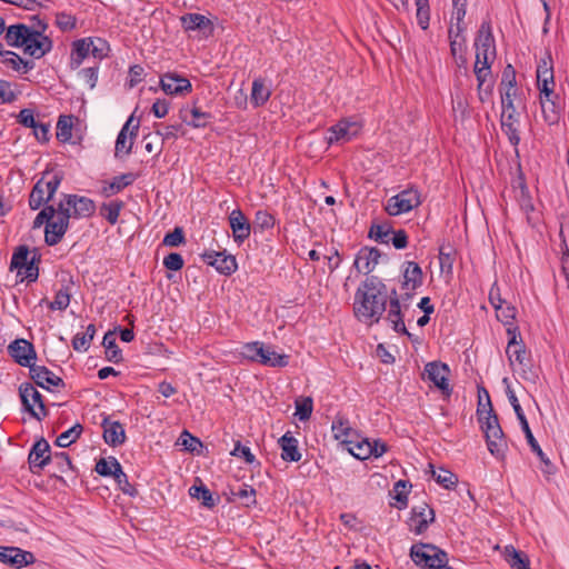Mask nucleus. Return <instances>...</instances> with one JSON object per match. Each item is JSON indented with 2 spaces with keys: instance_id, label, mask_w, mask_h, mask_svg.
<instances>
[{
  "instance_id": "obj_1",
  "label": "nucleus",
  "mask_w": 569,
  "mask_h": 569,
  "mask_svg": "<svg viewBox=\"0 0 569 569\" xmlns=\"http://www.w3.org/2000/svg\"><path fill=\"white\" fill-rule=\"evenodd\" d=\"M387 302V286L379 277L369 276L355 293V316L363 322H379L386 311Z\"/></svg>"
},
{
  "instance_id": "obj_2",
  "label": "nucleus",
  "mask_w": 569,
  "mask_h": 569,
  "mask_svg": "<svg viewBox=\"0 0 569 569\" xmlns=\"http://www.w3.org/2000/svg\"><path fill=\"white\" fill-rule=\"evenodd\" d=\"M482 390L486 392V403L478 402V419L485 432L488 450L496 458L502 459L507 449V442L499 425L498 416L493 411L489 392L486 388H482Z\"/></svg>"
},
{
  "instance_id": "obj_3",
  "label": "nucleus",
  "mask_w": 569,
  "mask_h": 569,
  "mask_svg": "<svg viewBox=\"0 0 569 569\" xmlns=\"http://www.w3.org/2000/svg\"><path fill=\"white\" fill-rule=\"evenodd\" d=\"M54 217L70 226L71 219L90 218L96 212V202L77 193H62L59 201L53 203Z\"/></svg>"
},
{
  "instance_id": "obj_4",
  "label": "nucleus",
  "mask_w": 569,
  "mask_h": 569,
  "mask_svg": "<svg viewBox=\"0 0 569 569\" xmlns=\"http://www.w3.org/2000/svg\"><path fill=\"white\" fill-rule=\"evenodd\" d=\"M62 179L61 172H44L30 192L28 201L30 209L38 210L47 206L59 189Z\"/></svg>"
},
{
  "instance_id": "obj_5",
  "label": "nucleus",
  "mask_w": 569,
  "mask_h": 569,
  "mask_svg": "<svg viewBox=\"0 0 569 569\" xmlns=\"http://www.w3.org/2000/svg\"><path fill=\"white\" fill-rule=\"evenodd\" d=\"M29 256L30 250L26 244L18 246L11 257L10 270H17L22 279L34 282L39 278L40 254L34 250L32 257L29 258Z\"/></svg>"
},
{
  "instance_id": "obj_6",
  "label": "nucleus",
  "mask_w": 569,
  "mask_h": 569,
  "mask_svg": "<svg viewBox=\"0 0 569 569\" xmlns=\"http://www.w3.org/2000/svg\"><path fill=\"white\" fill-rule=\"evenodd\" d=\"M19 396L23 409L38 421L44 419L49 411L46 408L42 395L30 382H23L19 387Z\"/></svg>"
},
{
  "instance_id": "obj_7",
  "label": "nucleus",
  "mask_w": 569,
  "mask_h": 569,
  "mask_svg": "<svg viewBox=\"0 0 569 569\" xmlns=\"http://www.w3.org/2000/svg\"><path fill=\"white\" fill-rule=\"evenodd\" d=\"M449 366L441 361H430L425 366L421 375L422 380L430 381L441 393L449 398L452 393V388L449 385Z\"/></svg>"
},
{
  "instance_id": "obj_8",
  "label": "nucleus",
  "mask_w": 569,
  "mask_h": 569,
  "mask_svg": "<svg viewBox=\"0 0 569 569\" xmlns=\"http://www.w3.org/2000/svg\"><path fill=\"white\" fill-rule=\"evenodd\" d=\"M420 203V192L415 188H407L388 200L386 211L389 216L397 217L411 211Z\"/></svg>"
},
{
  "instance_id": "obj_9",
  "label": "nucleus",
  "mask_w": 569,
  "mask_h": 569,
  "mask_svg": "<svg viewBox=\"0 0 569 569\" xmlns=\"http://www.w3.org/2000/svg\"><path fill=\"white\" fill-rule=\"evenodd\" d=\"M200 257L206 264L213 267L220 274L231 276L238 269L236 257L227 253L226 250H206Z\"/></svg>"
},
{
  "instance_id": "obj_10",
  "label": "nucleus",
  "mask_w": 569,
  "mask_h": 569,
  "mask_svg": "<svg viewBox=\"0 0 569 569\" xmlns=\"http://www.w3.org/2000/svg\"><path fill=\"white\" fill-rule=\"evenodd\" d=\"M52 455L53 452H51L50 450L49 442L43 437L38 439L33 443L28 455V463L30 471L34 475H39L40 471L43 470L46 466L50 465V461L52 460Z\"/></svg>"
},
{
  "instance_id": "obj_11",
  "label": "nucleus",
  "mask_w": 569,
  "mask_h": 569,
  "mask_svg": "<svg viewBox=\"0 0 569 569\" xmlns=\"http://www.w3.org/2000/svg\"><path fill=\"white\" fill-rule=\"evenodd\" d=\"M8 355L16 363L29 368L37 359L34 346L23 338H17L7 347Z\"/></svg>"
},
{
  "instance_id": "obj_12",
  "label": "nucleus",
  "mask_w": 569,
  "mask_h": 569,
  "mask_svg": "<svg viewBox=\"0 0 569 569\" xmlns=\"http://www.w3.org/2000/svg\"><path fill=\"white\" fill-rule=\"evenodd\" d=\"M389 258L376 247H362L355 259L353 266L358 272L369 274L380 262H388Z\"/></svg>"
},
{
  "instance_id": "obj_13",
  "label": "nucleus",
  "mask_w": 569,
  "mask_h": 569,
  "mask_svg": "<svg viewBox=\"0 0 569 569\" xmlns=\"http://www.w3.org/2000/svg\"><path fill=\"white\" fill-rule=\"evenodd\" d=\"M0 562L11 566L14 569L33 565L36 557L31 551L19 547L0 546Z\"/></svg>"
},
{
  "instance_id": "obj_14",
  "label": "nucleus",
  "mask_w": 569,
  "mask_h": 569,
  "mask_svg": "<svg viewBox=\"0 0 569 569\" xmlns=\"http://www.w3.org/2000/svg\"><path fill=\"white\" fill-rule=\"evenodd\" d=\"M29 376L38 387L48 391H53L54 389L64 387V381L62 378L54 375L46 366H38L32 363L29 367Z\"/></svg>"
},
{
  "instance_id": "obj_15",
  "label": "nucleus",
  "mask_w": 569,
  "mask_h": 569,
  "mask_svg": "<svg viewBox=\"0 0 569 569\" xmlns=\"http://www.w3.org/2000/svg\"><path fill=\"white\" fill-rule=\"evenodd\" d=\"M133 120V116L129 117L118 133L114 148V156L117 158L128 156L132 151L133 140L137 137L139 130V121L132 124Z\"/></svg>"
},
{
  "instance_id": "obj_16",
  "label": "nucleus",
  "mask_w": 569,
  "mask_h": 569,
  "mask_svg": "<svg viewBox=\"0 0 569 569\" xmlns=\"http://www.w3.org/2000/svg\"><path fill=\"white\" fill-rule=\"evenodd\" d=\"M435 521V511L429 508L426 502H421L418 506H413L410 512V517L408 519V526L410 531L416 535L423 533L429 523Z\"/></svg>"
},
{
  "instance_id": "obj_17",
  "label": "nucleus",
  "mask_w": 569,
  "mask_h": 569,
  "mask_svg": "<svg viewBox=\"0 0 569 569\" xmlns=\"http://www.w3.org/2000/svg\"><path fill=\"white\" fill-rule=\"evenodd\" d=\"M507 335L509 337L506 355L508 360L512 365L513 362L522 363L529 359L527 357V349L522 342L521 335L518 327L507 328Z\"/></svg>"
},
{
  "instance_id": "obj_18",
  "label": "nucleus",
  "mask_w": 569,
  "mask_h": 569,
  "mask_svg": "<svg viewBox=\"0 0 569 569\" xmlns=\"http://www.w3.org/2000/svg\"><path fill=\"white\" fill-rule=\"evenodd\" d=\"M52 47V40L48 36L41 34V30L32 31V36L28 37L27 44L23 47V52L36 59H40L50 52Z\"/></svg>"
},
{
  "instance_id": "obj_19",
  "label": "nucleus",
  "mask_w": 569,
  "mask_h": 569,
  "mask_svg": "<svg viewBox=\"0 0 569 569\" xmlns=\"http://www.w3.org/2000/svg\"><path fill=\"white\" fill-rule=\"evenodd\" d=\"M229 224L232 237L238 244L243 243L251 233V223L240 209H233L229 214Z\"/></svg>"
},
{
  "instance_id": "obj_20",
  "label": "nucleus",
  "mask_w": 569,
  "mask_h": 569,
  "mask_svg": "<svg viewBox=\"0 0 569 569\" xmlns=\"http://www.w3.org/2000/svg\"><path fill=\"white\" fill-rule=\"evenodd\" d=\"M160 87L167 94H183L192 90L191 82L176 72H167L160 78Z\"/></svg>"
},
{
  "instance_id": "obj_21",
  "label": "nucleus",
  "mask_w": 569,
  "mask_h": 569,
  "mask_svg": "<svg viewBox=\"0 0 569 569\" xmlns=\"http://www.w3.org/2000/svg\"><path fill=\"white\" fill-rule=\"evenodd\" d=\"M101 427L103 429V440L107 445L116 448L124 443L127 437L122 423L111 420L110 417H104Z\"/></svg>"
},
{
  "instance_id": "obj_22",
  "label": "nucleus",
  "mask_w": 569,
  "mask_h": 569,
  "mask_svg": "<svg viewBox=\"0 0 569 569\" xmlns=\"http://www.w3.org/2000/svg\"><path fill=\"white\" fill-rule=\"evenodd\" d=\"M180 22L186 31H199L206 38L213 32L211 20L200 13H186L180 17Z\"/></svg>"
},
{
  "instance_id": "obj_23",
  "label": "nucleus",
  "mask_w": 569,
  "mask_h": 569,
  "mask_svg": "<svg viewBox=\"0 0 569 569\" xmlns=\"http://www.w3.org/2000/svg\"><path fill=\"white\" fill-rule=\"evenodd\" d=\"M540 106L543 120L549 124H557L561 118L562 107L560 98L552 90V96L545 97L540 93Z\"/></svg>"
},
{
  "instance_id": "obj_24",
  "label": "nucleus",
  "mask_w": 569,
  "mask_h": 569,
  "mask_svg": "<svg viewBox=\"0 0 569 569\" xmlns=\"http://www.w3.org/2000/svg\"><path fill=\"white\" fill-rule=\"evenodd\" d=\"M402 289L415 291L423 283V273L415 261H406L402 264Z\"/></svg>"
},
{
  "instance_id": "obj_25",
  "label": "nucleus",
  "mask_w": 569,
  "mask_h": 569,
  "mask_svg": "<svg viewBox=\"0 0 569 569\" xmlns=\"http://www.w3.org/2000/svg\"><path fill=\"white\" fill-rule=\"evenodd\" d=\"M32 36L30 26L24 23H16L6 28L4 40L8 46L14 48H22L27 44L28 37Z\"/></svg>"
},
{
  "instance_id": "obj_26",
  "label": "nucleus",
  "mask_w": 569,
  "mask_h": 569,
  "mask_svg": "<svg viewBox=\"0 0 569 569\" xmlns=\"http://www.w3.org/2000/svg\"><path fill=\"white\" fill-rule=\"evenodd\" d=\"M179 118L182 122L187 123L192 128H204L210 120L212 114L210 112L201 111L200 108L193 106L191 109L183 107L179 111Z\"/></svg>"
},
{
  "instance_id": "obj_27",
  "label": "nucleus",
  "mask_w": 569,
  "mask_h": 569,
  "mask_svg": "<svg viewBox=\"0 0 569 569\" xmlns=\"http://www.w3.org/2000/svg\"><path fill=\"white\" fill-rule=\"evenodd\" d=\"M432 550L436 546L432 543L419 542L410 548V557L412 561L421 568H433Z\"/></svg>"
},
{
  "instance_id": "obj_28",
  "label": "nucleus",
  "mask_w": 569,
  "mask_h": 569,
  "mask_svg": "<svg viewBox=\"0 0 569 569\" xmlns=\"http://www.w3.org/2000/svg\"><path fill=\"white\" fill-rule=\"evenodd\" d=\"M69 229V226L53 217L50 218L49 222L44 227V242L46 244L53 247L58 244L64 237Z\"/></svg>"
},
{
  "instance_id": "obj_29",
  "label": "nucleus",
  "mask_w": 569,
  "mask_h": 569,
  "mask_svg": "<svg viewBox=\"0 0 569 569\" xmlns=\"http://www.w3.org/2000/svg\"><path fill=\"white\" fill-rule=\"evenodd\" d=\"M281 448V458L288 462H298L301 459V453L298 449V440L290 433L286 432L279 440Z\"/></svg>"
},
{
  "instance_id": "obj_30",
  "label": "nucleus",
  "mask_w": 569,
  "mask_h": 569,
  "mask_svg": "<svg viewBox=\"0 0 569 569\" xmlns=\"http://www.w3.org/2000/svg\"><path fill=\"white\" fill-rule=\"evenodd\" d=\"M520 426H521V429L525 433L527 442H528L529 447L531 448L532 452H535L537 455V457L539 458V460L541 461V463H543V466H545L543 471L547 473H552L555 466L552 465L550 459L546 456V453L542 451L538 441L533 437L528 421L520 423Z\"/></svg>"
},
{
  "instance_id": "obj_31",
  "label": "nucleus",
  "mask_w": 569,
  "mask_h": 569,
  "mask_svg": "<svg viewBox=\"0 0 569 569\" xmlns=\"http://www.w3.org/2000/svg\"><path fill=\"white\" fill-rule=\"evenodd\" d=\"M387 320L392 325V329L397 333L406 335L410 339L412 338V335L407 330V328L405 326L399 298H395L393 300H390Z\"/></svg>"
},
{
  "instance_id": "obj_32",
  "label": "nucleus",
  "mask_w": 569,
  "mask_h": 569,
  "mask_svg": "<svg viewBox=\"0 0 569 569\" xmlns=\"http://www.w3.org/2000/svg\"><path fill=\"white\" fill-rule=\"evenodd\" d=\"M476 51H480L483 49L495 51L496 43L495 37L492 34V28L489 20H483L480 24V28L477 32V37L475 39Z\"/></svg>"
},
{
  "instance_id": "obj_33",
  "label": "nucleus",
  "mask_w": 569,
  "mask_h": 569,
  "mask_svg": "<svg viewBox=\"0 0 569 569\" xmlns=\"http://www.w3.org/2000/svg\"><path fill=\"white\" fill-rule=\"evenodd\" d=\"M136 176L131 172L116 176L111 182L104 183L101 189V194L109 198L119 193L122 189L133 183Z\"/></svg>"
},
{
  "instance_id": "obj_34",
  "label": "nucleus",
  "mask_w": 569,
  "mask_h": 569,
  "mask_svg": "<svg viewBox=\"0 0 569 569\" xmlns=\"http://www.w3.org/2000/svg\"><path fill=\"white\" fill-rule=\"evenodd\" d=\"M1 62L9 69L19 73H27L34 68V62L31 60L22 59L18 53L13 51H4L2 54Z\"/></svg>"
},
{
  "instance_id": "obj_35",
  "label": "nucleus",
  "mask_w": 569,
  "mask_h": 569,
  "mask_svg": "<svg viewBox=\"0 0 569 569\" xmlns=\"http://www.w3.org/2000/svg\"><path fill=\"white\" fill-rule=\"evenodd\" d=\"M331 430L333 432V437L337 440L346 445L353 443L351 436L355 433V430L350 427L349 420L342 416H337L332 421Z\"/></svg>"
},
{
  "instance_id": "obj_36",
  "label": "nucleus",
  "mask_w": 569,
  "mask_h": 569,
  "mask_svg": "<svg viewBox=\"0 0 569 569\" xmlns=\"http://www.w3.org/2000/svg\"><path fill=\"white\" fill-rule=\"evenodd\" d=\"M271 90L266 86L262 78H257L252 82V89L250 94V103L254 108H259L267 103L270 99Z\"/></svg>"
},
{
  "instance_id": "obj_37",
  "label": "nucleus",
  "mask_w": 569,
  "mask_h": 569,
  "mask_svg": "<svg viewBox=\"0 0 569 569\" xmlns=\"http://www.w3.org/2000/svg\"><path fill=\"white\" fill-rule=\"evenodd\" d=\"M93 41L90 39H80L73 42L71 52V68L76 69L81 66L83 60L90 54Z\"/></svg>"
},
{
  "instance_id": "obj_38",
  "label": "nucleus",
  "mask_w": 569,
  "mask_h": 569,
  "mask_svg": "<svg viewBox=\"0 0 569 569\" xmlns=\"http://www.w3.org/2000/svg\"><path fill=\"white\" fill-rule=\"evenodd\" d=\"M189 495L201 500L202 505L209 509L214 508L220 501V498L218 496L213 497L212 492L200 480L199 485L194 483L190 487Z\"/></svg>"
},
{
  "instance_id": "obj_39",
  "label": "nucleus",
  "mask_w": 569,
  "mask_h": 569,
  "mask_svg": "<svg viewBox=\"0 0 569 569\" xmlns=\"http://www.w3.org/2000/svg\"><path fill=\"white\" fill-rule=\"evenodd\" d=\"M102 346L106 349V358L108 361L113 363L122 361V351L116 342L114 331H108L104 333Z\"/></svg>"
},
{
  "instance_id": "obj_40",
  "label": "nucleus",
  "mask_w": 569,
  "mask_h": 569,
  "mask_svg": "<svg viewBox=\"0 0 569 569\" xmlns=\"http://www.w3.org/2000/svg\"><path fill=\"white\" fill-rule=\"evenodd\" d=\"M261 365L273 368H283L289 365V356L278 353L271 346H266Z\"/></svg>"
},
{
  "instance_id": "obj_41",
  "label": "nucleus",
  "mask_w": 569,
  "mask_h": 569,
  "mask_svg": "<svg viewBox=\"0 0 569 569\" xmlns=\"http://www.w3.org/2000/svg\"><path fill=\"white\" fill-rule=\"evenodd\" d=\"M266 346L260 341L247 342L242 346L240 355L242 358L261 363Z\"/></svg>"
},
{
  "instance_id": "obj_42",
  "label": "nucleus",
  "mask_w": 569,
  "mask_h": 569,
  "mask_svg": "<svg viewBox=\"0 0 569 569\" xmlns=\"http://www.w3.org/2000/svg\"><path fill=\"white\" fill-rule=\"evenodd\" d=\"M71 291L69 283L62 284V287L56 292L54 299L48 301L47 305L50 310H66L70 305Z\"/></svg>"
},
{
  "instance_id": "obj_43",
  "label": "nucleus",
  "mask_w": 569,
  "mask_h": 569,
  "mask_svg": "<svg viewBox=\"0 0 569 569\" xmlns=\"http://www.w3.org/2000/svg\"><path fill=\"white\" fill-rule=\"evenodd\" d=\"M96 335L94 325L90 323L84 333H77L72 339V348L78 352H84L89 349L90 343Z\"/></svg>"
},
{
  "instance_id": "obj_44",
  "label": "nucleus",
  "mask_w": 569,
  "mask_h": 569,
  "mask_svg": "<svg viewBox=\"0 0 569 569\" xmlns=\"http://www.w3.org/2000/svg\"><path fill=\"white\" fill-rule=\"evenodd\" d=\"M456 249L447 243L441 244L439 248V263L442 272H451L453 262L456 260Z\"/></svg>"
},
{
  "instance_id": "obj_45",
  "label": "nucleus",
  "mask_w": 569,
  "mask_h": 569,
  "mask_svg": "<svg viewBox=\"0 0 569 569\" xmlns=\"http://www.w3.org/2000/svg\"><path fill=\"white\" fill-rule=\"evenodd\" d=\"M349 129L350 123L346 121H340L337 124L332 126L329 129V136L327 137L328 143L332 144L339 142L340 140L349 141L351 139Z\"/></svg>"
},
{
  "instance_id": "obj_46",
  "label": "nucleus",
  "mask_w": 569,
  "mask_h": 569,
  "mask_svg": "<svg viewBox=\"0 0 569 569\" xmlns=\"http://www.w3.org/2000/svg\"><path fill=\"white\" fill-rule=\"evenodd\" d=\"M516 93V90H513V92H501V117H505L507 121H516V119H519V113L517 112L513 103V97Z\"/></svg>"
},
{
  "instance_id": "obj_47",
  "label": "nucleus",
  "mask_w": 569,
  "mask_h": 569,
  "mask_svg": "<svg viewBox=\"0 0 569 569\" xmlns=\"http://www.w3.org/2000/svg\"><path fill=\"white\" fill-rule=\"evenodd\" d=\"M122 208H123V202L120 200L104 202V203H102V206L100 208V214L110 224H116L119 219L120 211L122 210Z\"/></svg>"
},
{
  "instance_id": "obj_48",
  "label": "nucleus",
  "mask_w": 569,
  "mask_h": 569,
  "mask_svg": "<svg viewBox=\"0 0 569 569\" xmlns=\"http://www.w3.org/2000/svg\"><path fill=\"white\" fill-rule=\"evenodd\" d=\"M82 430V426L80 423H76L74 426L59 435L54 441V445L60 448L69 447L81 436Z\"/></svg>"
},
{
  "instance_id": "obj_49",
  "label": "nucleus",
  "mask_w": 569,
  "mask_h": 569,
  "mask_svg": "<svg viewBox=\"0 0 569 569\" xmlns=\"http://www.w3.org/2000/svg\"><path fill=\"white\" fill-rule=\"evenodd\" d=\"M450 53L459 68L467 64V39L449 40Z\"/></svg>"
},
{
  "instance_id": "obj_50",
  "label": "nucleus",
  "mask_w": 569,
  "mask_h": 569,
  "mask_svg": "<svg viewBox=\"0 0 569 569\" xmlns=\"http://www.w3.org/2000/svg\"><path fill=\"white\" fill-rule=\"evenodd\" d=\"M50 465L54 467L53 475H56V472L68 473L73 470L71 459L64 451L53 452Z\"/></svg>"
},
{
  "instance_id": "obj_51",
  "label": "nucleus",
  "mask_w": 569,
  "mask_h": 569,
  "mask_svg": "<svg viewBox=\"0 0 569 569\" xmlns=\"http://www.w3.org/2000/svg\"><path fill=\"white\" fill-rule=\"evenodd\" d=\"M537 83L542 96H552V89L555 86L553 69L548 71H537Z\"/></svg>"
},
{
  "instance_id": "obj_52",
  "label": "nucleus",
  "mask_w": 569,
  "mask_h": 569,
  "mask_svg": "<svg viewBox=\"0 0 569 569\" xmlns=\"http://www.w3.org/2000/svg\"><path fill=\"white\" fill-rule=\"evenodd\" d=\"M116 473L113 475V479L118 485V488L124 493L130 497L138 496V490L134 486H132L129 480L128 476L123 472L122 467L120 463H117Z\"/></svg>"
},
{
  "instance_id": "obj_53",
  "label": "nucleus",
  "mask_w": 569,
  "mask_h": 569,
  "mask_svg": "<svg viewBox=\"0 0 569 569\" xmlns=\"http://www.w3.org/2000/svg\"><path fill=\"white\" fill-rule=\"evenodd\" d=\"M500 122H501V129L507 134L510 144L513 146L515 148H517L520 142L519 128H518L520 120L516 119V121H512V120L507 121L505 119V117H501Z\"/></svg>"
},
{
  "instance_id": "obj_54",
  "label": "nucleus",
  "mask_w": 569,
  "mask_h": 569,
  "mask_svg": "<svg viewBox=\"0 0 569 569\" xmlns=\"http://www.w3.org/2000/svg\"><path fill=\"white\" fill-rule=\"evenodd\" d=\"M57 139L61 142L70 141L72 137V116H60L57 122Z\"/></svg>"
},
{
  "instance_id": "obj_55",
  "label": "nucleus",
  "mask_w": 569,
  "mask_h": 569,
  "mask_svg": "<svg viewBox=\"0 0 569 569\" xmlns=\"http://www.w3.org/2000/svg\"><path fill=\"white\" fill-rule=\"evenodd\" d=\"M517 91L516 70L509 63L505 67L501 74L500 92H513Z\"/></svg>"
},
{
  "instance_id": "obj_56",
  "label": "nucleus",
  "mask_w": 569,
  "mask_h": 569,
  "mask_svg": "<svg viewBox=\"0 0 569 569\" xmlns=\"http://www.w3.org/2000/svg\"><path fill=\"white\" fill-rule=\"evenodd\" d=\"M497 319L501 321L505 326L516 327L513 321L516 319L517 309L511 303L506 301L505 305H501L496 309Z\"/></svg>"
},
{
  "instance_id": "obj_57",
  "label": "nucleus",
  "mask_w": 569,
  "mask_h": 569,
  "mask_svg": "<svg viewBox=\"0 0 569 569\" xmlns=\"http://www.w3.org/2000/svg\"><path fill=\"white\" fill-rule=\"evenodd\" d=\"M349 452L359 460H365L371 457L370 450V440L361 439L360 441H353V443L348 445Z\"/></svg>"
},
{
  "instance_id": "obj_58",
  "label": "nucleus",
  "mask_w": 569,
  "mask_h": 569,
  "mask_svg": "<svg viewBox=\"0 0 569 569\" xmlns=\"http://www.w3.org/2000/svg\"><path fill=\"white\" fill-rule=\"evenodd\" d=\"M117 463H120L114 457L100 458L96 463V472L102 477H113L117 472Z\"/></svg>"
},
{
  "instance_id": "obj_59",
  "label": "nucleus",
  "mask_w": 569,
  "mask_h": 569,
  "mask_svg": "<svg viewBox=\"0 0 569 569\" xmlns=\"http://www.w3.org/2000/svg\"><path fill=\"white\" fill-rule=\"evenodd\" d=\"M276 218L267 210H258L254 214V228L260 231L269 230L274 227Z\"/></svg>"
},
{
  "instance_id": "obj_60",
  "label": "nucleus",
  "mask_w": 569,
  "mask_h": 569,
  "mask_svg": "<svg viewBox=\"0 0 569 569\" xmlns=\"http://www.w3.org/2000/svg\"><path fill=\"white\" fill-rule=\"evenodd\" d=\"M256 489L252 486L243 483L238 491L233 492L238 499H240L244 507H252L257 505Z\"/></svg>"
},
{
  "instance_id": "obj_61",
  "label": "nucleus",
  "mask_w": 569,
  "mask_h": 569,
  "mask_svg": "<svg viewBox=\"0 0 569 569\" xmlns=\"http://www.w3.org/2000/svg\"><path fill=\"white\" fill-rule=\"evenodd\" d=\"M411 488V483L407 480H398L395 486H393V491L396 492L395 495V499L397 500V502L399 503L398 508L399 509H403L407 507L408 505V493L409 491L407 490V488Z\"/></svg>"
},
{
  "instance_id": "obj_62",
  "label": "nucleus",
  "mask_w": 569,
  "mask_h": 569,
  "mask_svg": "<svg viewBox=\"0 0 569 569\" xmlns=\"http://www.w3.org/2000/svg\"><path fill=\"white\" fill-rule=\"evenodd\" d=\"M432 477L435 480L446 489H451L458 482V478L451 471L441 468L439 472L432 469Z\"/></svg>"
},
{
  "instance_id": "obj_63",
  "label": "nucleus",
  "mask_w": 569,
  "mask_h": 569,
  "mask_svg": "<svg viewBox=\"0 0 569 569\" xmlns=\"http://www.w3.org/2000/svg\"><path fill=\"white\" fill-rule=\"evenodd\" d=\"M506 550L509 552L508 561L512 569H530L529 560L523 552L516 550L513 547H511V550L509 548Z\"/></svg>"
},
{
  "instance_id": "obj_64",
  "label": "nucleus",
  "mask_w": 569,
  "mask_h": 569,
  "mask_svg": "<svg viewBox=\"0 0 569 569\" xmlns=\"http://www.w3.org/2000/svg\"><path fill=\"white\" fill-rule=\"evenodd\" d=\"M392 232L390 226L372 224L369 230V237L380 243H389V236Z\"/></svg>"
}]
</instances>
